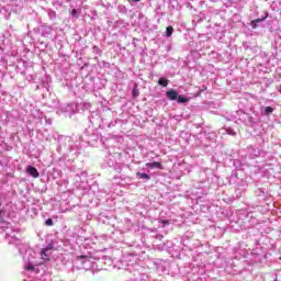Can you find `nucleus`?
Returning <instances> with one entry per match:
<instances>
[{"mask_svg":"<svg viewBox=\"0 0 281 281\" xmlns=\"http://www.w3.org/2000/svg\"><path fill=\"white\" fill-rule=\"evenodd\" d=\"M25 266L24 269L26 271H35V268L38 267V265H43V262L36 260V252L33 250H26V256L24 257Z\"/></svg>","mask_w":281,"mask_h":281,"instance_id":"1","label":"nucleus"},{"mask_svg":"<svg viewBox=\"0 0 281 281\" xmlns=\"http://www.w3.org/2000/svg\"><path fill=\"white\" fill-rule=\"evenodd\" d=\"M166 95L168 98V100L175 101L177 100V102L179 104H187V102H190L189 98H186L183 95H179V92L177 90H169L166 92Z\"/></svg>","mask_w":281,"mask_h":281,"instance_id":"2","label":"nucleus"},{"mask_svg":"<svg viewBox=\"0 0 281 281\" xmlns=\"http://www.w3.org/2000/svg\"><path fill=\"white\" fill-rule=\"evenodd\" d=\"M3 214H5V212L0 210V229H2V232H5V236H10V232H12V228H10V223L3 220Z\"/></svg>","mask_w":281,"mask_h":281,"instance_id":"3","label":"nucleus"},{"mask_svg":"<svg viewBox=\"0 0 281 281\" xmlns=\"http://www.w3.org/2000/svg\"><path fill=\"white\" fill-rule=\"evenodd\" d=\"M26 172L34 179H38V177H41V173H38V170L36 169V167H33V166H29L26 168Z\"/></svg>","mask_w":281,"mask_h":281,"instance_id":"4","label":"nucleus"},{"mask_svg":"<svg viewBox=\"0 0 281 281\" xmlns=\"http://www.w3.org/2000/svg\"><path fill=\"white\" fill-rule=\"evenodd\" d=\"M49 256H52V247H46L41 252V258L44 261L49 260Z\"/></svg>","mask_w":281,"mask_h":281,"instance_id":"5","label":"nucleus"},{"mask_svg":"<svg viewBox=\"0 0 281 281\" xmlns=\"http://www.w3.org/2000/svg\"><path fill=\"white\" fill-rule=\"evenodd\" d=\"M146 168H157L158 170H164V165H161V162L159 161H154V162H146L145 164Z\"/></svg>","mask_w":281,"mask_h":281,"instance_id":"6","label":"nucleus"},{"mask_svg":"<svg viewBox=\"0 0 281 281\" xmlns=\"http://www.w3.org/2000/svg\"><path fill=\"white\" fill-rule=\"evenodd\" d=\"M269 16V14H266V16L261 18V19H256L254 21H251L250 25L252 27V30H256V27H258V23H262V21H265V19H267Z\"/></svg>","mask_w":281,"mask_h":281,"instance_id":"7","label":"nucleus"},{"mask_svg":"<svg viewBox=\"0 0 281 281\" xmlns=\"http://www.w3.org/2000/svg\"><path fill=\"white\" fill-rule=\"evenodd\" d=\"M271 113H273V108L271 106L261 108V115H271Z\"/></svg>","mask_w":281,"mask_h":281,"instance_id":"8","label":"nucleus"},{"mask_svg":"<svg viewBox=\"0 0 281 281\" xmlns=\"http://www.w3.org/2000/svg\"><path fill=\"white\" fill-rule=\"evenodd\" d=\"M136 177L137 179H143L144 181H150V176L148 173L137 172Z\"/></svg>","mask_w":281,"mask_h":281,"instance_id":"9","label":"nucleus"},{"mask_svg":"<svg viewBox=\"0 0 281 281\" xmlns=\"http://www.w3.org/2000/svg\"><path fill=\"white\" fill-rule=\"evenodd\" d=\"M172 32H175V29L172 26H168L166 30L167 38H170V36H172Z\"/></svg>","mask_w":281,"mask_h":281,"instance_id":"10","label":"nucleus"},{"mask_svg":"<svg viewBox=\"0 0 281 281\" xmlns=\"http://www.w3.org/2000/svg\"><path fill=\"white\" fill-rule=\"evenodd\" d=\"M158 85H160V87H168V79L160 78Z\"/></svg>","mask_w":281,"mask_h":281,"instance_id":"11","label":"nucleus"},{"mask_svg":"<svg viewBox=\"0 0 281 281\" xmlns=\"http://www.w3.org/2000/svg\"><path fill=\"white\" fill-rule=\"evenodd\" d=\"M45 225H47L48 227H52V225H54V221L52 218H47L45 222Z\"/></svg>","mask_w":281,"mask_h":281,"instance_id":"12","label":"nucleus"},{"mask_svg":"<svg viewBox=\"0 0 281 281\" xmlns=\"http://www.w3.org/2000/svg\"><path fill=\"white\" fill-rule=\"evenodd\" d=\"M71 16H74V19H78V11L76 9L71 11Z\"/></svg>","mask_w":281,"mask_h":281,"instance_id":"13","label":"nucleus"},{"mask_svg":"<svg viewBox=\"0 0 281 281\" xmlns=\"http://www.w3.org/2000/svg\"><path fill=\"white\" fill-rule=\"evenodd\" d=\"M226 133H227L228 135H236V132H234V130H232V128H227V130H226Z\"/></svg>","mask_w":281,"mask_h":281,"instance_id":"14","label":"nucleus"},{"mask_svg":"<svg viewBox=\"0 0 281 281\" xmlns=\"http://www.w3.org/2000/svg\"><path fill=\"white\" fill-rule=\"evenodd\" d=\"M83 109H86V110L91 109V103H83Z\"/></svg>","mask_w":281,"mask_h":281,"instance_id":"15","label":"nucleus"},{"mask_svg":"<svg viewBox=\"0 0 281 281\" xmlns=\"http://www.w3.org/2000/svg\"><path fill=\"white\" fill-rule=\"evenodd\" d=\"M133 95H134V98H137V95H139V91H137V90H133Z\"/></svg>","mask_w":281,"mask_h":281,"instance_id":"16","label":"nucleus"},{"mask_svg":"<svg viewBox=\"0 0 281 281\" xmlns=\"http://www.w3.org/2000/svg\"><path fill=\"white\" fill-rule=\"evenodd\" d=\"M166 225H169L168 221H162V227H166Z\"/></svg>","mask_w":281,"mask_h":281,"instance_id":"17","label":"nucleus"},{"mask_svg":"<svg viewBox=\"0 0 281 281\" xmlns=\"http://www.w3.org/2000/svg\"><path fill=\"white\" fill-rule=\"evenodd\" d=\"M93 49H94L95 52H100V48H98V46H94Z\"/></svg>","mask_w":281,"mask_h":281,"instance_id":"18","label":"nucleus"},{"mask_svg":"<svg viewBox=\"0 0 281 281\" xmlns=\"http://www.w3.org/2000/svg\"><path fill=\"white\" fill-rule=\"evenodd\" d=\"M132 1H134V3H138V1H142V0H132Z\"/></svg>","mask_w":281,"mask_h":281,"instance_id":"19","label":"nucleus"},{"mask_svg":"<svg viewBox=\"0 0 281 281\" xmlns=\"http://www.w3.org/2000/svg\"><path fill=\"white\" fill-rule=\"evenodd\" d=\"M3 18H4V19H8V14H3Z\"/></svg>","mask_w":281,"mask_h":281,"instance_id":"20","label":"nucleus"},{"mask_svg":"<svg viewBox=\"0 0 281 281\" xmlns=\"http://www.w3.org/2000/svg\"><path fill=\"white\" fill-rule=\"evenodd\" d=\"M2 12H5V10H3V9H2V10H0V14H1Z\"/></svg>","mask_w":281,"mask_h":281,"instance_id":"21","label":"nucleus"},{"mask_svg":"<svg viewBox=\"0 0 281 281\" xmlns=\"http://www.w3.org/2000/svg\"><path fill=\"white\" fill-rule=\"evenodd\" d=\"M279 260H281V257L279 258Z\"/></svg>","mask_w":281,"mask_h":281,"instance_id":"22","label":"nucleus"}]
</instances>
